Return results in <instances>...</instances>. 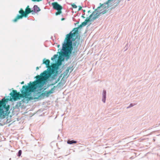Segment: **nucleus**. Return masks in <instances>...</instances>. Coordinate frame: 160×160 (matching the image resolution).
Segmentation results:
<instances>
[{"label":"nucleus","mask_w":160,"mask_h":160,"mask_svg":"<svg viewBox=\"0 0 160 160\" xmlns=\"http://www.w3.org/2000/svg\"><path fill=\"white\" fill-rule=\"evenodd\" d=\"M68 72L69 71L68 70L66 69V70L63 73V77L66 76L67 75Z\"/></svg>","instance_id":"21"},{"label":"nucleus","mask_w":160,"mask_h":160,"mask_svg":"<svg viewBox=\"0 0 160 160\" xmlns=\"http://www.w3.org/2000/svg\"><path fill=\"white\" fill-rule=\"evenodd\" d=\"M32 1L34 2H39L40 1H42V0H32Z\"/></svg>","instance_id":"31"},{"label":"nucleus","mask_w":160,"mask_h":160,"mask_svg":"<svg viewBox=\"0 0 160 160\" xmlns=\"http://www.w3.org/2000/svg\"><path fill=\"white\" fill-rule=\"evenodd\" d=\"M82 11H83V12L84 13H85V12H86V11L85 10H83V9H82Z\"/></svg>","instance_id":"38"},{"label":"nucleus","mask_w":160,"mask_h":160,"mask_svg":"<svg viewBox=\"0 0 160 160\" xmlns=\"http://www.w3.org/2000/svg\"><path fill=\"white\" fill-rule=\"evenodd\" d=\"M88 13H91V11L90 10L88 11Z\"/></svg>","instance_id":"35"},{"label":"nucleus","mask_w":160,"mask_h":160,"mask_svg":"<svg viewBox=\"0 0 160 160\" xmlns=\"http://www.w3.org/2000/svg\"><path fill=\"white\" fill-rule=\"evenodd\" d=\"M72 7L74 8H76L77 7V6L74 4H72Z\"/></svg>","instance_id":"28"},{"label":"nucleus","mask_w":160,"mask_h":160,"mask_svg":"<svg viewBox=\"0 0 160 160\" xmlns=\"http://www.w3.org/2000/svg\"><path fill=\"white\" fill-rule=\"evenodd\" d=\"M56 79L57 78L55 76V75H53V74H52L51 77L49 79V80L50 82H52V83H53V82H54V81H53V80H56Z\"/></svg>","instance_id":"15"},{"label":"nucleus","mask_w":160,"mask_h":160,"mask_svg":"<svg viewBox=\"0 0 160 160\" xmlns=\"http://www.w3.org/2000/svg\"><path fill=\"white\" fill-rule=\"evenodd\" d=\"M35 78H36V81L32 82H30L28 84V85H23L20 90L22 93L25 98H28V97L30 96L32 92H34V87L36 85L40 83L44 84V83L40 82L42 79L40 75H37Z\"/></svg>","instance_id":"2"},{"label":"nucleus","mask_w":160,"mask_h":160,"mask_svg":"<svg viewBox=\"0 0 160 160\" xmlns=\"http://www.w3.org/2000/svg\"><path fill=\"white\" fill-rule=\"evenodd\" d=\"M61 64H62V62H58L57 63V64L58 65V66H60L61 65Z\"/></svg>","instance_id":"32"},{"label":"nucleus","mask_w":160,"mask_h":160,"mask_svg":"<svg viewBox=\"0 0 160 160\" xmlns=\"http://www.w3.org/2000/svg\"><path fill=\"white\" fill-rule=\"evenodd\" d=\"M106 98V90H104L103 91L102 93V101L105 103V102Z\"/></svg>","instance_id":"13"},{"label":"nucleus","mask_w":160,"mask_h":160,"mask_svg":"<svg viewBox=\"0 0 160 160\" xmlns=\"http://www.w3.org/2000/svg\"><path fill=\"white\" fill-rule=\"evenodd\" d=\"M21 84H24V81H22V82L21 83Z\"/></svg>","instance_id":"37"},{"label":"nucleus","mask_w":160,"mask_h":160,"mask_svg":"<svg viewBox=\"0 0 160 160\" xmlns=\"http://www.w3.org/2000/svg\"><path fill=\"white\" fill-rule=\"evenodd\" d=\"M24 102V101L23 100H22L21 101L18 102H17L16 104L14 106L15 108H19L21 106L22 104Z\"/></svg>","instance_id":"14"},{"label":"nucleus","mask_w":160,"mask_h":160,"mask_svg":"<svg viewBox=\"0 0 160 160\" xmlns=\"http://www.w3.org/2000/svg\"><path fill=\"white\" fill-rule=\"evenodd\" d=\"M82 7L81 6H79V8L78 10L79 11L80 10H82Z\"/></svg>","instance_id":"33"},{"label":"nucleus","mask_w":160,"mask_h":160,"mask_svg":"<svg viewBox=\"0 0 160 160\" xmlns=\"http://www.w3.org/2000/svg\"><path fill=\"white\" fill-rule=\"evenodd\" d=\"M51 84H52V83L51 84H48L47 85V87H50V86H52L53 85H51Z\"/></svg>","instance_id":"34"},{"label":"nucleus","mask_w":160,"mask_h":160,"mask_svg":"<svg viewBox=\"0 0 160 160\" xmlns=\"http://www.w3.org/2000/svg\"><path fill=\"white\" fill-rule=\"evenodd\" d=\"M58 58V56L57 54H55L53 57L51 58V60L53 61L55 60V62H56L57 60V58Z\"/></svg>","instance_id":"17"},{"label":"nucleus","mask_w":160,"mask_h":160,"mask_svg":"<svg viewBox=\"0 0 160 160\" xmlns=\"http://www.w3.org/2000/svg\"><path fill=\"white\" fill-rule=\"evenodd\" d=\"M48 70H47L44 71L43 72H42L40 74V76L41 77V78L42 79L45 76L46 74L48 72Z\"/></svg>","instance_id":"16"},{"label":"nucleus","mask_w":160,"mask_h":160,"mask_svg":"<svg viewBox=\"0 0 160 160\" xmlns=\"http://www.w3.org/2000/svg\"><path fill=\"white\" fill-rule=\"evenodd\" d=\"M5 99V97H4V98L3 99H2V100L4 99Z\"/></svg>","instance_id":"46"},{"label":"nucleus","mask_w":160,"mask_h":160,"mask_svg":"<svg viewBox=\"0 0 160 160\" xmlns=\"http://www.w3.org/2000/svg\"><path fill=\"white\" fill-rule=\"evenodd\" d=\"M22 151L21 150H19L18 153L17 154V156L18 157H20L22 154Z\"/></svg>","instance_id":"24"},{"label":"nucleus","mask_w":160,"mask_h":160,"mask_svg":"<svg viewBox=\"0 0 160 160\" xmlns=\"http://www.w3.org/2000/svg\"><path fill=\"white\" fill-rule=\"evenodd\" d=\"M65 20V18H61V20L62 21H63V20Z\"/></svg>","instance_id":"36"},{"label":"nucleus","mask_w":160,"mask_h":160,"mask_svg":"<svg viewBox=\"0 0 160 160\" xmlns=\"http://www.w3.org/2000/svg\"><path fill=\"white\" fill-rule=\"evenodd\" d=\"M127 49H128V48H127L125 50V51H126Z\"/></svg>","instance_id":"43"},{"label":"nucleus","mask_w":160,"mask_h":160,"mask_svg":"<svg viewBox=\"0 0 160 160\" xmlns=\"http://www.w3.org/2000/svg\"><path fill=\"white\" fill-rule=\"evenodd\" d=\"M62 84V83L61 82H59L58 83L57 85L56 86V88L57 87H60L61 85Z\"/></svg>","instance_id":"29"},{"label":"nucleus","mask_w":160,"mask_h":160,"mask_svg":"<svg viewBox=\"0 0 160 160\" xmlns=\"http://www.w3.org/2000/svg\"><path fill=\"white\" fill-rule=\"evenodd\" d=\"M136 105V104H135L131 103L129 105L127 108V109L130 108Z\"/></svg>","instance_id":"25"},{"label":"nucleus","mask_w":160,"mask_h":160,"mask_svg":"<svg viewBox=\"0 0 160 160\" xmlns=\"http://www.w3.org/2000/svg\"><path fill=\"white\" fill-rule=\"evenodd\" d=\"M116 0H108L106 2L102 4L100 3V6L95 10L97 12H98V13H99L100 12H102L105 10H106L107 12L108 11L106 9L112 6V4L115 2Z\"/></svg>","instance_id":"6"},{"label":"nucleus","mask_w":160,"mask_h":160,"mask_svg":"<svg viewBox=\"0 0 160 160\" xmlns=\"http://www.w3.org/2000/svg\"><path fill=\"white\" fill-rule=\"evenodd\" d=\"M36 70H38V69H39V67H36Z\"/></svg>","instance_id":"40"},{"label":"nucleus","mask_w":160,"mask_h":160,"mask_svg":"<svg viewBox=\"0 0 160 160\" xmlns=\"http://www.w3.org/2000/svg\"><path fill=\"white\" fill-rule=\"evenodd\" d=\"M118 1L116 2L114 4H116V5H115V6H117L120 3V0H117Z\"/></svg>","instance_id":"27"},{"label":"nucleus","mask_w":160,"mask_h":160,"mask_svg":"<svg viewBox=\"0 0 160 160\" xmlns=\"http://www.w3.org/2000/svg\"><path fill=\"white\" fill-rule=\"evenodd\" d=\"M58 73V71L57 70H56L55 72H53L52 74L53 75H55V76H57Z\"/></svg>","instance_id":"26"},{"label":"nucleus","mask_w":160,"mask_h":160,"mask_svg":"<svg viewBox=\"0 0 160 160\" xmlns=\"http://www.w3.org/2000/svg\"><path fill=\"white\" fill-rule=\"evenodd\" d=\"M73 49L72 42L65 39L62 45V48L58 49V53L61 57L65 58L67 61L72 55Z\"/></svg>","instance_id":"3"},{"label":"nucleus","mask_w":160,"mask_h":160,"mask_svg":"<svg viewBox=\"0 0 160 160\" xmlns=\"http://www.w3.org/2000/svg\"><path fill=\"white\" fill-rule=\"evenodd\" d=\"M57 11H58L55 13L56 15H59L62 13L61 10H58Z\"/></svg>","instance_id":"22"},{"label":"nucleus","mask_w":160,"mask_h":160,"mask_svg":"<svg viewBox=\"0 0 160 160\" xmlns=\"http://www.w3.org/2000/svg\"><path fill=\"white\" fill-rule=\"evenodd\" d=\"M85 13H84L83 14H82V15H83V16H84L85 15Z\"/></svg>","instance_id":"42"},{"label":"nucleus","mask_w":160,"mask_h":160,"mask_svg":"<svg viewBox=\"0 0 160 160\" xmlns=\"http://www.w3.org/2000/svg\"><path fill=\"white\" fill-rule=\"evenodd\" d=\"M77 43V41H75V40L74 41H72V46H75L76 45V44Z\"/></svg>","instance_id":"23"},{"label":"nucleus","mask_w":160,"mask_h":160,"mask_svg":"<svg viewBox=\"0 0 160 160\" xmlns=\"http://www.w3.org/2000/svg\"><path fill=\"white\" fill-rule=\"evenodd\" d=\"M68 140H70V139H68Z\"/></svg>","instance_id":"47"},{"label":"nucleus","mask_w":160,"mask_h":160,"mask_svg":"<svg viewBox=\"0 0 160 160\" xmlns=\"http://www.w3.org/2000/svg\"><path fill=\"white\" fill-rule=\"evenodd\" d=\"M73 67V66L72 65L69 66L68 67L67 69V70H68L69 71L70 70H71V71L70 72V73H71L72 71L73 70V68L72 69Z\"/></svg>","instance_id":"20"},{"label":"nucleus","mask_w":160,"mask_h":160,"mask_svg":"<svg viewBox=\"0 0 160 160\" xmlns=\"http://www.w3.org/2000/svg\"><path fill=\"white\" fill-rule=\"evenodd\" d=\"M94 8H95V7L94 6V7H93V9H94Z\"/></svg>","instance_id":"45"},{"label":"nucleus","mask_w":160,"mask_h":160,"mask_svg":"<svg viewBox=\"0 0 160 160\" xmlns=\"http://www.w3.org/2000/svg\"><path fill=\"white\" fill-rule=\"evenodd\" d=\"M82 17L83 18H85V17H84V16H83V15H82Z\"/></svg>","instance_id":"39"},{"label":"nucleus","mask_w":160,"mask_h":160,"mask_svg":"<svg viewBox=\"0 0 160 160\" xmlns=\"http://www.w3.org/2000/svg\"><path fill=\"white\" fill-rule=\"evenodd\" d=\"M31 13L32 14H33L32 10H31V8H29V6H28L25 9V11L22 9L21 8L20 10L19 11V13L21 15H18L15 18L12 20L13 22H16L18 20L22 19L23 17L27 18L28 15Z\"/></svg>","instance_id":"5"},{"label":"nucleus","mask_w":160,"mask_h":160,"mask_svg":"<svg viewBox=\"0 0 160 160\" xmlns=\"http://www.w3.org/2000/svg\"><path fill=\"white\" fill-rule=\"evenodd\" d=\"M19 92H18L16 90H13L12 92H11L9 95L12 97V98L14 101H16L19 98Z\"/></svg>","instance_id":"9"},{"label":"nucleus","mask_w":160,"mask_h":160,"mask_svg":"<svg viewBox=\"0 0 160 160\" xmlns=\"http://www.w3.org/2000/svg\"><path fill=\"white\" fill-rule=\"evenodd\" d=\"M53 8L54 9L58 10H62V6L58 4L57 2H54L52 3Z\"/></svg>","instance_id":"10"},{"label":"nucleus","mask_w":160,"mask_h":160,"mask_svg":"<svg viewBox=\"0 0 160 160\" xmlns=\"http://www.w3.org/2000/svg\"><path fill=\"white\" fill-rule=\"evenodd\" d=\"M42 64L46 65V68H48L47 70H48L50 67V60L49 59H46V58H44L43 60Z\"/></svg>","instance_id":"11"},{"label":"nucleus","mask_w":160,"mask_h":160,"mask_svg":"<svg viewBox=\"0 0 160 160\" xmlns=\"http://www.w3.org/2000/svg\"><path fill=\"white\" fill-rule=\"evenodd\" d=\"M43 85L44 84L42 83H40L36 85L34 87V92H32L33 95V97L28 98V99L32 100L33 99H41L45 96L48 97L50 94L53 92L56 88V87L54 86L50 90L48 91H45L44 93H42L46 89L45 88L43 90H42Z\"/></svg>","instance_id":"1"},{"label":"nucleus","mask_w":160,"mask_h":160,"mask_svg":"<svg viewBox=\"0 0 160 160\" xmlns=\"http://www.w3.org/2000/svg\"><path fill=\"white\" fill-rule=\"evenodd\" d=\"M107 11L106 10H105L102 12H100L99 13H98L95 10L89 17L87 18L85 21L82 22L81 24L83 27L85 26L88 22H93L94 20L100 17L101 14H103L106 13Z\"/></svg>","instance_id":"4"},{"label":"nucleus","mask_w":160,"mask_h":160,"mask_svg":"<svg viewBox=\"0 0 160 160\" xmlns=\"http://www.w3.org/2000/svg\"><path fill=\"white\" fill-rule=\"evenodd\" d=\"M1 103L0 100V118L3 119L9 114V107L7 106L6 104L2 105Z\"/></svg>","instance_id":"8"},{"label":"nucleus","mask_w":160,"mask_h":160,"mask_svg":"<svg viewBox=\"0 0 160 160\" xmlns=\"http://www.w3.org/2000/svg\"><path fill=\"white\" fill-rule=\"evenodd\" d=\"M61 76H59V78H58L55 81H54V82H53V83H52V84L51 85H54L55 84H56V83H57L60 80V78H61Z\"/></svg>","instance_id":"19"},{"label":"nucleus","mask_w":160,"mask_h":160,"mask_svg":"<svg viewBox=\"0 0 160 160\" xmlns=\"http://www.w3.org/2000/svg\"><path fill=\"white\" fill-rule=\"evenodd\" d=\"M60 45H58V48H59L60 47Z\"/></svg>","instance_id":"41"},{"label":"nucleus","mask_w":160,"mask_h":160,"mask_svg":"<svg viewBox=\"0 0 160 160\" xmlns=\"http://www.w3.org/2000/svg\"><path fill=\"white\" fill-rule=\"evenodd\" d=\"M78 27L74 28L70 32L66 35L65 40L72 42V41H74L76 39H78Z\"/></svg>","instance_id":"7"},{"label":"nucleus","mask_w":160,"mask_h":160,"mask_svg":"<svg viewBox=\"0 0 160 160\" xmlns=\"http://www.w3.org/2000/svg\"><path fill=\"white\" fill-rule=\"evenodd\" d=\"M78 142L76 141H67V143L69 144H72L77 143Z\"/></svg>","instance_id":"18"},{"label":"nucleus","mask_w":160,"mask_h":160,"mask_svg":"<svg viewBox=\"0 0 160 160\" xmlns=\"http://www.w3.org/2000/svg\"><path fill=\"white\" fill-rule=\"evenodd\" d=\"M127 44L126 45V46H127ZM125 47H126V46H125Z\"/></svg>","instance_id":"48"},{"label":"nucleus","mask_w":160,"mask_h":160,"mask_svg":"<svg viewBox=\"0 0 160 160\" xmlns=\"http://www.w3.org/2000/svg\"><path fill=\"white\" fill-rule=\"evenodd\" d=\"M58 139H59V136H58Z\"/></svg>","instance_id":"44"},{"label":"nucleus","mask_w":160,"mask_h":160,"mask_svg":"<svg viewBox=\"0 0 160 160\" xmlns=\"http://www.w3.org/2000/svg\"><path fill=\"white\" fill-rule=\"evenodd\" d=\"M33 9L32 11L33 14H34V13H37L41 10L40 8L37 5H34L33 6Z\"/></svg>","instance_id":"12"},{"label":"nucleus","mask_w":160,"mask_h":160,"mask_svg":"<svg viewBox=\"0 0 160 160\" xmlns=\"http://www.w3.org/2000/svg\"><path fill=\"white\" fill-rule=\"evenodd\" d=\"M83 26L81 24L80 25H79V26L78 27V28L79 29V28H81Z\"/></svg>","instance_id":"30"}]
</instances>
